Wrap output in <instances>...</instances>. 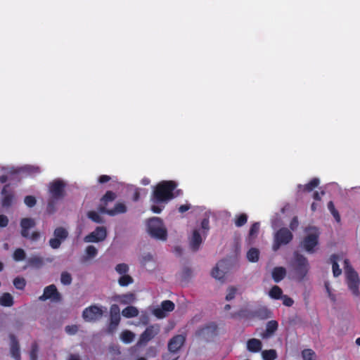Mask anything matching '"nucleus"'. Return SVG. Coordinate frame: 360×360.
<instances>
[{"label": "nucleus", "mask_w": 360, "mask_h": 360, "mask_svg": "<svg viewBox=\"0 0 360 360\" xmlns=\"http://www.w3.org/2000/svg\"><path fill=\"white\" fill-rule=\"evenodd\" d=\"M177 184L173 181H162L153 187L150 197L152 202L150 210L159 214L164 208V205L175 197L173 193Z\"/></svg>", "instance_id": "f257e3e1"}, {"label": "nucleus", "mask_w": 360, "mask_h": 360, "mask_svg": "<svg viewBox=\"0 0 360 360\" xmlns=\"http://www.w3.org/2000/svg\"><path fill=\"white\" fill-rule=\"evenodd\" d=\"M66 186V181L59 178L53 179L49 183V198L47 201L46 212L49 214H52L56 212L58 202L65 197Z\"/></svg>", "instance_id": "f03ea898"}, {"label": "nucleus", "mask_w": 360, "mask_h": 360, "mask_svg": "<svg viewBox=\"0 0 360 360\" xmlns=\"http://www.w3.org/2000/svg\"><path fill=\"white\" fill-rule=\"evenodd\" d=\"M147 233L153 238L165 241L167 238V229L159 217H151L146 220Z\"/></svg>", "instance_id": "7ed1b4c3"}, {"label": "nucleus", "mask_w": 360, "mask_h": 360, "mask_svg": "<svg viewBox=\"0 0 360 360\" xmlns=\"http://www.w3.org/2000/svg\"><path fill=\"white\" fill-rule=\"evenodd\" d=\"M306 233L300 242V247L309 254L314 253L319 245V238L320 231L319 229L314 226H308L304 229Z\"/></svg>", "instance_id": "20e7f679"}, {"label": "nucleus", "mask_w": 360, "mask_h": 360, "mask_svg": "<svg viewBox=\"0 0 360 360\" xmlns=\"http://www.w3.org/2000/svg\"><path fill=\"white\" fill-rule=\"evenodd\" d=\"M106 307L98 305H91L82 312V317L86 322H96L100 320L106 312Z\"/></svg>", "instance_id": "39448f33"}, {"label": "nucleus", "mask_w": 360, "mask_h": 360, "mask_svg": "<svg viewBox=\"0 0 360 360\" xmlns=\"http://www.w3.org/2000/svg\"><path fill=\"white\" fill-rule=\"evenodd\" d=\"M293 267L298 277L302 279L307 274L309 269V264L306 257L295 252L294 253Z\"/></svg>", "instance_id": "423d86ee"}, {"label": "nucleus", "mask_w": 360, "mask_h": 360, "mask_svg": "<svg viewBox=\"0 0 360 360\" xmlns=\"http://www.w3.org/2000/svg\"><path fill=\"white\" fill-rule=\"evenodd\" d=\"M160 331V327L158 324L149 326L141 334L139 339L136 343V347H145L147 343L153 340Z\"/></svg>", "instance_id": "0eeeda50"}, {"label": "nucleus", "mask_w": 360, "mask_h": 360, "mask_svg": "<svg viewBox=\"0 0 360 360\" xmlns=\"http://www.w3.org/2000/svg\"><path fill=\"white\" fill-rule=\"evenodd\" d=\"M292 239V234L288 229H281L274 235V241L272 245L273 250L277 251L281 245L289 243Z\"/></svg>", "instance_id": "6e6552de"}, {"label": "nucleus", "mask_w": 360, "mask_h": 360, "mask_svg": "<svg viewBox=\"0 0 360 360\" xmlns=\"http://www.w3.org/2000/svg\"><path fill=\"white\" fill-rule=\"evenodd\" d=\"M62 297L60 293L58 291L55 285L52 284L46 287L44 290V293L39 297L40 301H46L50 300L54 302H58L61 300Z\"/></svg>", "instance_id": "1a4fd4ad"}, {"label": "nucleus", "mask_w": 360, "mask_h": 360, "mask_svg": "<svg viewBox=\"0 0 360 360\" xmlns=\"http://www.w3.org/2000/svg\"><path fill=\"white\" fill-rule=\"evenodd\" d=\"M346 274L349 288L354 296L358 297L360 293L359 290V279L357 274L352 269L347 268L346 269Z\"/></svg>", "instance_id": "9d476101"}, {"label": "nucleus", "mask_w": 360, "mask_h": 360, "mask_svg": "<svg viewBox=\"0 0 360 360\" xmlns=\"http://www.w3.org/2000/svg\"><path fill=\"white\" fill-rule=\"evenodd\" d=\"M186 338V335L183 334L172 337L167 343L168 351L172 354L178 353L185 344Z\"/></svg>", "instance_id": "9b49d317"}, {"label": "nucleus", "mask_w": 360, "mask_h": 360, "mask_svg": "<svg viewBox=\"0 0 360 360\" xmlns=\"http://www.w3.org/2000/svg\"><path fill=\"white\" fill-rule=\"evenodd\" d=\"M107 236V231L104 226H98L94 231L84 238L85 243H98L103 241Z\"/></svg>", "instance_id": "f8f14e48"}, {"label": "nucleus", "mask_w": 360, "mask_h": 360, "mask_svg": "<svg viewBox=\"0 0 360 360\" xmlns=\"http://www.w3.org/2000/svg\"><path fill=\"white\" fill-rule=\"evenodd\" d=\"M175 305L170 300L163 301L160 306L153 310V314L158 319H163L174 309Z\"/></svg>", "instance_id": "ddd939ff"}, {"label": "nucleus", "mask_w": 360, "mask_h": 360, "mask_svg": "<svg viewBox=\"0 0 360 360\" xmlns=\"http://www.w3.org/2000/svg\"><path fill=\"white\" fill-rule=\"evenodd\" d=\"M1 206L5 208L11 207L14 200L13 193L8 189V185L4 186L1 191Z\"/></svg>", "instance_id": "4468645a"}, {"label": "nucleus", "mask_w": 360, "mask_h": 360, "mask_svg": "<svg viewBox=\"0 0 360 360\" xmlns=\"http://www.w3.org/2000/svg\"><path fill=\"white\" fill-rule=\"evenodd\" d=\"M226 269V264L224 261H220L213 268L212 276L215 279L221 281L224 278Z\"/></svg>", "instance_id": "2eb2a0df"}, {"label": "nucleus", "mask_w": 360, "mask_h": 360, "mask_svg": "<svg viewBox=\"0 0 360 360\" xmlns=\"http://www.w3.org/2000/svg\"><path fill=\"white\" fill-rule=\"evenodd\" d=\"M202 242V238L201 234L199 233L198 230H194L193 231L191 237L190 238L189 245L191 249L193 252H196L199 249Z\"/></svg>", "instance_id": "dca6fc26"}, {"label": "nucleus", "mask_w": 360, "mask_h": 360, "mask_svg": "<svg viewBox=\"0 0 360 360\" xmlns=\"http://www.w3.org/2000/svg\"><path fill=\"white\" fill-rule=\"evenodd\" d=\"M36 223L33 219L23 218L20 221L22 228L21 234L23 237L27 238L29 236L28 230L35 226Z\"/></svg>", "instance_id": "f3484780"}, {"label": "nucleus", "mask_w": 360, "mask_h": 360, "mask_svg": "<svg viewBox=\"0 0 360 360\" xmlns=\"http://www.w3.org/2000/svg\"><path fill=\"white\" fill-rule=\"evenodd\" d=\"M11 356L16 360L20 359V352L18 342L14 335H11Z\"/></svg>", "instance_id": "a211bd4d"}, {"label": "nucleus", "mask_w": 360, "mask_h": 360, "mask_svg": "<svg viewBox=\"0 0 360 360\" xmlns=\"http://www.w3.org/2000/svg\"><path fill=\"white\" fill-rule=\"evenodd\" d=\"M278 323L276 321H270L266 323V330L261 334L263 338H268L273 335V334L278 329Z\"/></svg>", "instance_id": "6ab92c4d"}, {"label": "nucleus", "mask_w": 360, "mask_h": 360, "mask_svg": "<svg viewBox=\"0 0 360 360\" xmlns=\"http://www.w3.org/2000/svg\"><path fill=\"white\" fill-rule=\"evenodd\" d=\"M115 300L121 304H128L135 302L136 295L132 292H129L124 295H117Z\"/></svg>", "instance_id": "aec40b11"}, {"label": "nucleus", "mask_w": 360, "mask_h": 360, "mask_svg": "<svg viewBox=\"0 0 360 360\" xmlns=\"http://www.w3.org/2000/svg\"><path fill=\"white\" fill-rule=\"evenodd\" d=\"M271 275L274 281L278 283L285 278L286 275V270L284 267L277 266L274 268Z\"/></svg>", "instance_id": "412c9836"}, {"label": "nucleus", "mask_w": 360, "mask_h": 360, "mask_svg": "<svg viewBox=\"0 0 360 360\" xmlns=\"http://www.w3.org/2000/svg\"><path fill=\"white\" fill-rule=\"evenodd\" d=\"M217 327L214 325L207 326L198 331V335L204 339H207L210 335L214 334Z\"/></svg>", "instance_id": "4be33fe9"}, {"label": "nucleus", "mask_w": 360, "mask_h": 360, "mask_svg": "<svg viewBox=\"0 0 360 360\" xmlns=\"http://www.w3.org/2000/svg\"><path fill=\"white\" fill-rule=\"evenodd\" d=\"M127 211V207L124 203L117 202L115 204L113 209H111L108 212V214L110 216H115L118 214L125 213Z\"/></svg>", "instance_id": "5701e85b"}, {"label": "nucleus", "mask_w": 360, "mask_h": 360, "mask_svg": "<svg viewBox=\"0 0 360 360\" xmlns=\"http://www.w3.org/2000/svg\"><path fill=\"white\" fill-rule=\"evenodd\" d=\"M248 349L252 352H257L262 349V342L258 339H250L247 343Z\"/></svg>", "instance_id": "b1692460"}, {"label": "nucleus", "mask_w": 360, "mask_h": 360, "mask_svg": "<svg viewBox=\"0 0 360 360\" xmlns=\"http://www.w3.org/2000/svg\"><path fill=\"white\" fill-rule=\"evenodd\" d=\"M39 171H40V169H39V167L32 166V165H26V166H24V167L18 169V170H14L13 169H11L8 172L11 174H13V173L24 172H27L28 174H34V173H39Z\"/></svg>", "instance_id": "393cba45"}, {"label": "nucleus", "mask_w": 360, "mask_h": 360, "mask_svg": "<svg viewBox=\"0 0 360 360\" xmlns=\"http://www.w3.org/2000/svg\"><path fill=\"white\" fill-rule=\"evenodd\" d=\"M43 263V259L37 255H32L27 259V265L35 268L41 267Z\"/></svg>", "instance_id": "a878e982"}, {"label": "nucleus", "mask_w": 360, "mask_h": 360, "mask_svg": "<svg viewBox=\"0 0 360 360\" xmlns=\"http://www.w3.org/2000/svg\"><path fill=\"white\" fill-rule=\"evenodd\" d=\"M120 321V315H110V324L108 326V332L113 333L118 326Z\"/></svg>", "instance_id": "bb28decb"}, {"label": "nucleus", "mask_w": 360, "mask_h": 360, "mask_svg": "<svg viewBox=\"0 0 360 360\" xmlns=\"http://www.w3.org/2000/svg\"><path fill=\"white\" fill-rule=\"evenodd\" d=\"M247 259L250 262H257L259 258V250L257 248H250L246 255Z\"/></svg>", "instance_id": "cd10ccee"}, {"label": "nucleus", "mask_w": 360, "mask_h": 360, "mask_svg": "<svg viewBox=\"0 0 360 360\" xmlns=\"http://www.w3.org/2000/svg\"><path fill=\"white\" fill-rule=\"evenodd\" d=\"M122 314L126 318H133L139 315V310L134 306H129L122 310Z\"/></svg>", "instance_id": "c85d7f7f"}, {"label": "nucleus", "mask_w": 360, "mask_h": 360, "mask_svg": "<svg viewBox=\"0 0 360 360\" xmlns=\"http://www.w3.org/2000/svg\"><path fill=\"white\" fill-rule=\"evenodd\" d=\"M121 340L126 343H131L135 338V334L128 330H123L120 335Z\"/></svg>", "instance_id": "c756f323"}, {"label": "nucleus", "mask_w": 360, "mask_h": 360, "mask_svg": "<svg viewBox=\"0 0 360 360\" xmlns=\"http://www.w3.org/2000/svg\"><path fill=\"white\" fill-rule=\"evenodd\" d=\"M0 304L4 307H11L13 304V297L8 293L5 292L0 297Z\"/></svg>", "instance_id": "7c9ffc66"}, {"label": "nucleus", "mask_w": 360, "mask_h": 360, "mask_svg": "<svg viewBox=\"0 0 360 360\" xmlns=\"http://www.w3.org/2000/svg\"><path fill=\"white\" fill-rule=\"evenodd\" d=\"M53 236L60 241H63L67 238L68 232L65 229L58 227L54 230Z\"/></svg>", "instance_id": "2f4dec72"}, {"label": "nucleus", "mask_w": 360, "mask_h": 360, "mask_svg": "<svg viewBox=\"0 0 360 360\" xmlns=\"http://www.w3.org/2000/svg\"><path fill=\"white\" fill-rule=\"evenodd\" d=\"M319 184V179L318 178L313 179L308 184L302 186L299 185L300 188H302L303 191L310 192L315 187L318 186Z\"/></svg>", "instance_id": "473e14b6"}, {"label": "nucleus", "mask_w": 360, "mask_h": 360, "mask_svg": "<svg viewBox=\"0 0 360 360\" xmlns=\"http://www.w3.org/2000/svg\"><path fill=\"white\" fill-rule=\"evenodd\" d=\"M337 259H338V256H336L335 255H333L330 257V260L333 264V276L335 277L339 276L342 273V271L339 268V265L337 263Z\"/></svg>", "instance_id": "72a5a7b5"}, {"label": "nucleus", "mask_w": 360, "mask_h": 360, "mask_svg": "<svg viewBox=\"0 0 360 360\" xmlns=\"http://www.w3.org/2000/svg\"><path fill=\"white\" fill-rule=\"evenodd\" d=\"M26 257V253L22 248H18L15 250L13 255V258L16 262L22 261Z\"/></svg>", "instance_id": "f704fd0d"}, {"label": "nucleus", "mask_w": 360, "mask_h": 360, "mask_svg": "<svg viewBox=\"0 0 360 360\" xmlns=\"http://www.w3.org/2000/svg\"><path fill=\"white\" fill-rule=\"evenodd\" d=\"M255 314L257 317L263 319L269 318L271 316L270 311L266 307L259 308L255 311Z\"/></svg>", "instance_id": "c9c22d12"}, {"label": "nucleus", "mask_w": 360, "mask_h": 360, "mask_svg": "<svg viewBox=\"0 0 360 360\" xmlns=\"http://www.w3.org/2000/svg\"><path fill=\"white\" fill-rule=\"evenodd\" d=\"M154 262V258L151 253L146 252L141 255V263L143 266H147L148 264Z\"/></svg>", "instance_id": "e433bc0d"}, {"label": "nucleus", "mask_w": 360, "mask_h": 360, "mask_svg": "<svg viewBox=\"0 0 360 360\" xmlns=\"http://www.w3.org/2000/svg\"><path fill=\"white\" fill-rule=\"evenodd\" d=\"M282 290L277 285H274L272 287V288L270 290L269 295L271 298L274 299H279L282 295Z\"/></svg>", "instance_id": "4c0bfd02"}, {"label": "nucleus", "mask_w": 360, "mask_h": 360, "mask_svg": "<svg viewBox=\"0 0 360 360\" xmlns=\"http://www.w3.org/2000/svg\"><path fill=\"white\" fill-rule=\"evenodd\" d=\"M87 217L91 219L93 221L98 223V224H103L104 222V220L102 217H101L95 211H89L87 213Z\"/></svg>", "instance_id": "58836bf2"}, {"label": "nucleus", "mask_w": 360, "mask_h": 360, "mask_svg": "<svg viewBox=\"0 0 360 360\" xmlns=\"http://www.w3.org/2000/svg\"><path fill=\"white\" fill-rule=\"evenodd\" d=\"M264 360H274L276 356V352L274 349L264 350L262 353Z\"/></svg>", "instance_id": "ea45409f"}, {"label": "nucleus", "mask_w": 360, "mask_h": 360, "mask_svg": "<svg viewBox=\"0 0 360 360\" xmlns=\"http://www.w3.org/2000/svg\"><path fill=\"white\" fill-rule=\"evenodd\" d=\"M72 281V276L67 271H63L60 275V282L65 285H69Z\"/></svg>", "instance_id": "a19ab883"}, {"label": "nucleus", "mask_w": 360, "mask_h": 360, "mask_svg": "<svg viewBox=\"0 0 360 360\" xmlns=\"http://www.w3.org/2000/svg\"><path fill=\"white\" fill-rule=\"evenodd\" d=\"M133 282V278L128 274L122 275L118 279V283L121 286H127Z\"/></svg>", "instance_id": "79ce46f5"}, {"label": "nucleus", "mask_w": 360, "mask_h": 360, "mask_svg": "<svg viewBox=\"0 0 360 360\" xmlns=\"http://www.w3.org/2000/svg\"><path fill=\"white\" fill-rule=\"evenodd\" d=\"M302 355L304 360H316L315 352L310 349L303 350Z\"/></svg>", "instance_id": "37998d69"}, {"label": "nucleus", "mask_w": 360, "mask_h": 360, "mask_svg": "<svg viewBox=\"0 0 360 360\" xmlns=\"http://www.w3.org/2000/svg\"><path fill=\"white\" fill-rule=\"evenodd\" d=\"M259 223L255 222L254 223L252 226L250 227V231H249V238H255L257 236V233H259Z\"/></svg>", "instance_id": "c03bdc74"}, {"label": "nucleus", "mask_w": 360, "mask_h": 360, "mask_svg": "<svg viewBox=\"0 0 360 360\" xmlns=\"http://www.w3.org/2000/svg\"><path fill=\"white\" fill-rule=\"evenodd\" d=\"M88 259L94 258L98 253L97 249L93 245H89L85 250Z\"/></svg>", "instance_id": "a18cd8bd"}, {"label": "nucleus", "mask_w": 360, "mask_h": 360, "mask_svg": "<svg viewBox=\"0 0 360 360\" xmlns=\"http://www.w3.org/2000/svg\"><path fill=\"white\" fill-rule=\"evenodd\" d=\"M115 270L121 276L125 275L129 271V267L126 264L122 263L115 266Z\"/></svg>", "instance_id": "49530a36"}, {"label": "nucleus", "mask_w": 360, "mask_h": 360, "mask_svg": "<svg viewBox=\"0 0 360 360\" xmlns=\"http://www.w3.org/2000/svg\"><path fill=\"white\" fill-rule=\"evenodd\" d=\"M24 202L27 207H32L36 205L37 200L33 195H27L24 199Z\"/></svg>", "instance_id": "de8ad7c7"}, {"label": "nucleus", "mask_w": 360, "mask_h": 360, "mask_svg": "<svg viewBox=\"0 0 360 360\" xmlns=\"http://www.w3.org/2000/svg\"><path fill=\"white\" fill-rule=\"evenodd\" d=\"M247 220H248V217L245 214H241L236 219V221H235V224H236V226H243L245 224H246L247 222Z\"/></svg>", "instance_id": "09e8293b"}, {"label": "nucleus", "mask_w": 360, "mask_h": 360, "mask_svg": "<svg viewBox=\"0 0 360 360\" xmlns=\"http://www.w3.org/2000/svg\"><path fill=\"white\" fill-rule=\"evenodd\" d=\"M13 285L17 289L22 290L25 286V281L22 278H15L13 280Z\"/></svg>", "instance_id": "8fccbe9b"}, {"label": "nucleus", "mask_w": 360, "mask_h": 360, "mask_svg": "<svg viewBox=\"0 0 360 360\" xmlns=\"http://www.w3.org/2000/svg\"><path fill=\"white\" fill-rule=\"evenodd\" d=\"M324 285H325V288H326L328 297L330 299L331 301L335 302V295L332 293L329 282L326 281L324 283Z\"/></svg>", "instance_id": "3c124183"}, {"label": "nucleus", "mask_w": 360, "mask_h": 360, "mask_svg": "<svg viewBox=\"0 0 360 360\" xmlns=\"http://www.w3.org/2000/svg\"><path fill=\"white\" fill-rule=\"evenodd\" d=\"M116 195L112 191H107L106 193L102 198V200L105 202L112 201L115 199Z\"/></svg>", "instance_id": "603ef678"}, {"label": "nucleus", "mask_w": 360, "mask_h": 360, "mask_svg": "<svg viewBox=\"0 0 360 360\" xmlns=\"http://www.w3.org/2000/svg\"><path fill=\"white\" fill-rule=\"evenodd\" d=\"M62 241H60L59 239L56 238L55 236L54 238L50 239L49 240V245L53 249H57L60 246Z\"/></svg>", "instance_id": "864d4df0"}, {"label": "nucleus", "mask_w": 360, "mask_h": 360, "mask_svg": "<svg viewBox=\"0 0 360 360\" xmlns=\"http://www.w3.org/2000/svg\"><path fill=\"white\" fill-rule=\"evenodd\" d=\"M236 293V288L233 287H231L228 289V293L226 296V300L227 301L231 300L235 297Z\"/></svg>", "instance_id": "5fc2aeb1"}, {"label": "nucleus", "mask_w": 360, "mask_h": 360, "mask_svg": "<svg viewBox=\"0 0 360 360\" xmlns=\"http://www.w3.org/2000/svg\"><path fill=\"white\" fill-rule=\"evenodd\" d=\"M110 315H120V309L118 305L112 304L110 307Z\"/></svg>", "instance_id": "6e6d98bb"}, {"label": "nucleus", "mask_w": 360, "mask_h": 360, "mask_svg": "<svg viewBox=\"0 0 360 360\" xmlns=\"http://www.w3.org/2000/svg\"><path fill=\"white\" fill-rule=\"evenodd\" d=\"M191 276H192V271L190 269H188V268L184 269V270L181 273V276L184 279L187 280L189 278H191Z\"/></svg>", "instance_id": "4d7b16f0"}, {"label": "nucleus", "mask_w": 360, "mask_h": 360, "mask_svg": "<svg viewBox=\"0 0 360 360\" xmlns=\"http://www.w3.org/2000/svg\"><path fill=\"white\" fill-rule=\"evenodd\" d=\"M8 218L4 214H0V227H6L8 224Z\"/></svg>", "instance_id": "13d9d810"}, {"label": "nucleus", "mask_w": 360, "mask_h": 360, "mask_svg": "<svg viewBox=\"0 0 360 360\" xmlns=\"http://www.w3.org/2000/svg\"><path fill=\"white\" fill-rule=\"evenodd\" d=\"M299 226V221L297 217H294L290 224V228L292 231H295Z\"/></svg>", "instance_id": "bf43d9fd"}, {"label": "nucleus", "mask_w": 360, "mask_h": 360, "mask_svg": "<svg viewBox=\"0 0 360 360\" xmlns=\"http://www.w3.org/2000/svg\"><path fill=\"white\" fill-rule=\"evenodd\" d=\"M37 347L36 345H32V351L30 352L31 360H37Z\"/></svg>", "instance_id": "052dcab7"}, {"label": "nucleus", "mask_w": 360, "mask_h": 360, "mask_svg": "<svg viewBox=\"0 0 360 360\" xmlns=\"http://www.w3.org/2000/svg\"><path fill=\"white\" fill-rule=\"evenodd\" d=\"M201 229L204 231V234H205V231L209 229V220L207 219H204L201 222Z\"/></svg>", "instance_id": "680f3d73"}, {"label": "nucleus", "mask_w": 360, "mask_h": 360, "mask_svg": "<svg viewBox=\"0 0 360 360\" xmlns=\"http://www.w3.org/2000/svg\"><path fill=\"white\" fill-rule=\"evenodd\" d=\"M282 298H283V304H285V306H288V307H290L292 305L293 300L291 298H290L287 296H283Z\"/></svg>", "instance_id": "e2e57ef3"}, {"label": "nucleus", "mask_w": 360, "mask_h": 360, "mask_svg": "<svg viewBox=\"0 0 360 360\" xmlns=\"http://www.w3.org/2000/svg\"><path fill=\"white\" fill-rule=\"evenodd\" d=\"M65 331L70 334H75L77 331V327L75 326H67L65 327Z\"/></svg>", "instance_id": "0e129e2a"}, {"label": "nucleus", "mask_w": 360, "mask_h": 360, "mask_svg": "<svg viewBox=\"0 0 360 360\" xmlns=\"http://www.w3.org/2000/svg\"><path fill=\"white\" fill-rule=\"evenodd\" d=\"M330 212L331 214L333 216V217L335 218V219L336 220V221L340 222V215L338 211L336 209H335Z\"/></svg>", "instance_id": "69168bd1"}, {"label": "nucleus", "mask_w": 360, "mask_h": 360, "mask_svg": "<svg viewBox=\"0 0 360 360\" xmlns=\"http://www.w3.org/2000/svg\"><path fill=\"white\" fill-rule=\"evenodd\" d=\"M110 180V177L109 176H107V175H102L98 179V181L101 184H103V183L108 182Z\"/></svg>", "instance_id": "338daca9"}, {"label": "nucleus", "mask_w": 360, "mask_h": 360, "mask_svg": "<svg viewBox=\"0 0 360 360\" xmlns=\"http://www.w3.org/2000/svg\"><path fill=\"white\" fill-rule=\"evenodd\" d=\"M67 360H81L79 354H70L68 355Z\"/></svg>", "instance_id": "774afa93"}]
</instances>
